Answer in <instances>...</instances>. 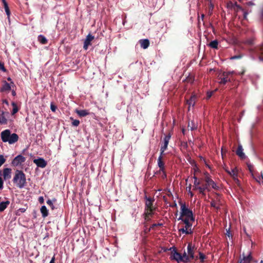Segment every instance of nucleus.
Here are the masks:
<instances>
[{
	"label": "nucleus",
	"mask_w": 263,
	"mask_h": 263,
	"mask_svg": "<svg viewBox=\"0 0 263 263\" xmlns=\"http://www.w3.org/2000/svg\"><path fill=\"white\" fill-rule=\"evenodd\" d=\"M41 212L43 217H47L48 215V211L46 206L43 205L41 208Z\"/></svg>",
	"instance_id": "obj_27"
},
{
	"label": "nucleus",
	"mask_w": 263,
	"mask_h": 263,
	"mask_svg": "<svg viewBox=\"0 0 263 263\" xmlns=\"http://www.w3.org/2000/svg\"><path fill=\"white\" fill-rule=\"evenodd\" d=\"M7 123V120L5 117V112H3L0 114V124H6Z\"/></svg>",
	"instance_id": "obj_31"
},
{
	"label": "nucleus",
	"mask_w": 263,
	"mask_h": 263,
	"mask_svg": "<svg viewBox=\"0 0 263 263\" xmlns=\"http://www.w3.org/2000/svg\"><path fill=\"white\" fill-rule=\"evenodd\" d=\"M236 12H238L239 11H242L243 12V17L245 19H246L248 12L246 11H244V9L242 8V7L238 5L237 3H235V10H234Z\"/></svg>",
	"instance_id": "obj_19"
},
{
	"label": "nucleus",
	"mask_w": 263,
	"mask_h": 263,
	"mask_svg": "<svg viewBox=\"0 0 263 263\" xmlns=\"http://www.w3.org/2000/svg\"><path fill=\"white\" fill-rule=\"evenodd\" d=\"M196 128V126H195V125H194V126H191V130H194Z\"/></svg>",
	"instance_id": "obj_59"
},
{
	"label": "nucleus",
	"mask_w": 263,
	"mask_h": 263,
	"mask_svg": "<svg viewBox=\"0 0 263 263\" xmlns=\"http://www.w3.org/2000/svg\"><path fill=\"white\" fill-rule=\"evenodd\" d=\"M93 39L94 36L91 35L90 33L88 34L84 42L83 48L84 49H87L88 47L91 45V42Z\"/></svg>",
	"instance_id": "obj_11"
},
{
	"label": "nucleus",
	"mask_w": 263,
	"mask_h": 263,
	"mask_svg": "<svg viewBox=\"0 0 263 263\" xmlns=\"http://www.w3.org/2000/svg\"><path fill=\"white\" fill-rule=\"evenodd\" d=\"M12 170L10 168H5L3 170V177L4 180H8L11 179Z\"/></svg>",
	"instance_id": "obj_15"
},
{
	"label": "nucleus",
	"mask_w": 263,
	"mask_h": 263,
	"mask_svg": "<svg viewBox=\"0 0 263 263\" xmlns=\"http://www.w3.org/2000/svg\"><path fill=\"white\" fill-rule=\"evenodd\" d=\"M47 204L49 205L51 208L52 210H53L54 209V206L52 204V200H50V199H48L47 202Z\"/></svg>",
	"instance_id": "obj_43"
},
{
	"label": "nucleus",
	"mask_w": 263,
	"mask_h": 263,
	"mask_svg": "<svg viewBox=\"0 0 263 263\" xmlns=\"http://www.w3.org/2000/svg\"><path fill=\"white\" fill-rule=\"evenodd\" d=\"M7 80H8V81H10V82H11V84H13V82H12V79H11V78H7Z\"/></svg>",
	"instance_id": "obj_61"
},
{
	"label": "nucleus",
	"mask_w": 263,
	"mask_h": 263,
	"mask_svg": "<svg viewBox=\"0 0 263 263\" xmlns=\"http://www.w3.org/2000/svg\"><path fill=\"white\" fill-rule=\"evenodd\" d=\"M248 167H249V171H250V172H252V170H251V166L249 165V166H248Z\"/></svg>",
	"instance_id": "obj_63"
},
{
	"label": "nucleus",
	"mask_w": 263,
	"mask_h": 263,
	"mask_svg": "<svg viewBox=\"0 0 263 263\" xmlns=\"http://www.w3.org/2000/svg\"><path fill=\"white\" fill-rule=\"evenodd\" d=\"M162 223H154L152 226H151V228L152 229H154V228L155 227H156V226H162Z\"/></svg>",
	"instance_id": "obj_48"
},
{
	"label": "nucleus",
	"mask_w": 263,
	"mask_h": 263,
	"mask_svg": "<svg viewBox=\"0 0 263 263\" xmlns=\"http://www.w3.org/2000/svg\"><path fill=\"white\" fill-rule=\"evenodd\" d=\"M153 215H148L147 216V218L149 219L148 220H146V221L147 222H148V221H151V217H153Z\"/></svg>",
	"instance_id": "obj_57"
},
{
	"label": "nucleus",
	"mask_w": 263,
	"mask_h": 263,
	"mask_svg": "<svg viewBox=\"0 0 263 263\" xmlns=\"http://www.w3.org/2000/svg\"><path fill=\"white\" fill-rule=\"evenodd\" d=\"M183 223L185 224V230H186V231H193L192 230V227L193 226V222L195 221V220H186V219H184L183 220H181Z\"/></svg>",
	"instance_id": "obj_14"
},
{
	"label": "nucleus",
	"mask_w": 263,
	"mask_h": 263,
	"mask_svg": "<svg viewBox=\"0 0 263 263\" xmlns=\"http://www.w3.org/2000/svg\"><path fill=\"white\" fill-rule=\"evenodd\" d=\"M170 206L176 207V208L177 207V204L176 201H175L172 205H170Z\"/></svg>",
	"instance_id": "obj_53"
},
{
	"label": "nucleus",
	"mask_w": 263,
	"mask_h": 263,
	"mask_svg": "<svg viewBox=\"0 0 263 263\" xmlns=\"http://www.w3.org/2000/svg\"><path fill=\"white\" fill-rule=\"evenodd\" d=\"M196 97L192 96L189 100L186 101V104L189 105V107L191 106H193L195 103Z\"/></svg>",
	"instance_id": "obj_28"
},
{
	"label": "nucleus",
	"mask_w": 263,
	"mask_h": 263,
	"mask_svg": "<svg viewBox=\"0 0 263 263\" xmlns=\"http://www.w3.org/2000/svg\"><path fill=\"white\" fill-rule=\"evenodd\" d=\"M39 201L41 204H43L44 203V197H40L39 198Z\"/></svg>",
	"instance_id": "obj_50"
},
{
	"label": "nucleus",
	"mask_w": 263,
	"mask_h": 263,
	"mask_svg": "<svg viewBox=\"0 0 263 263\" xmlns=\"http://www.w3.org/2000/svg\"><path fill=\"white\" fill-rule=\"evenodd\" d=\"M254 4L253 3H252V1H249L248 3V5H249V6H252V5H253Z\"/></svg>",
	"instance_id": "obj_58"
},
{
	"label": "nucleus",
	"mask_w": 263,
	"mask_h": 263,
	"mask_svg": "<svg viewBox=\"0 0 263 263\" xmlns=\"http://www.w3.org/2000/svg\"><path fill=\"white\" fill-rule=\"evenodd\" d=\"M179 231L183 233H185V234H191L193 233V231H189L188 230L186 231L185 230L184 228H182V229H179Z\"/></svg>",
	"instance_id": "obj_37"
},
{
	"label": "nucleus",
	"mask_w": 263,
	"mask_h": 263,
	"mask_svg": "<svg viewBox=\"0 0 263 263\" xmlns=\"http://www.w3.org/2000/svg\"><path fill=\"white\" fill-rule=\"evenodd\" d=\"M180 205V215L178 218V220H183L184 219H189V220H195L193 211L189 209L182 201H179Z\"/></svg>",
	"instance_id": "obj_2"
},
{
	"label": "nucleus",
	"mask_w": 263,
	"mask_h": 263,
	"mask_svg": "<svg viewBox=\"0 0 263 263\" xmlns=\"http://www.w3.org/2000/svg\"><path fill=\"white\" fill-rule=\"evenodd\" d=\"M33 162L37 166L44 168L45 167L47 163L46 161L43 158H39L37 159H34Z\"/></svg>",
	"instance_id": "obj_10"
},
{
	"label": "nucleus",
	"mask_w": 263,
	"mask_h": 263,
	"mask_svg": "<svg viewBox=\"0 0 263 263\" xmlns=\"http://www.w3.org/2000/svg\"><path fill=\"white\" fill-rule=\"evenodd\" d=\"M193 179H194L193 186L195 187V189L197 190V187L200 186L201 185V181L198 180L197 177L195 175L193 176Z\"/></svg>",
	"instance_id": "obj_30"
},
{
	"label": "nucleus",
	"mask_w": 263,
	"mask_h": 263,
	"mask_svg": "<svg viewBox=\"0 0 263 263\" xmlns=\"http://www.w3.org/2000/svg\"><path fill=\"white\" fill-rule=\"evenodd\" d=\"M200 186L203 187L205 190V191H208L209 192L210 191V189L206 182H205L204 183L201 184Z\"/></svg>",
	"instance_id": "obj_34"
},
{
	"label": "nucleus",
	"mask_w": 263,
	"mask_h": 263,
	"mask_svg": "<svg viewBox=\"0 0 263 263\" xmlns=\"http://www.w3.org/2000/svg\"><path fill=\"white\" fill-rule=\"evenodd\" d=\"M146 198V203H145V211L144 213L145 220H148L147 216L148 215H154V212L156 208L153 206L154 199L151 197Z\"/></svg>",
	"instance_id": "obj_4"
},
{
	"label": "nucleus",
	"mask_w": 263,
	"mask_h": 263,
	"mask_svg": "<svg viewBox=\"0 0 263 263\" xmlns=\"http://www.w3.org/2000/svg\"><path fill=\"white\" fill-rule=\"evenodd\" d=\"M206 258L205 255L203 253L199 252V258L200 259V262L202 263L204 261V259Z\"/></svg>",
	"instance_id": "obj_38"
},
{
	"label": "nucleus",
	"mask_w": 263,
	"mask_h": 263,
	"mask_svg": "<svg viewBox=\"0 0 263 263\" xmlns=\"http://www.w3.org/2000/svg\"><path fill=\"white\" fill-rule=\"evenodd\" d=\"M11 89V84L6 81H3L2 87L0 88L1 92H9Z\"/></svg>",
	"instance_id": "obj_13"
},
{
	"label": "nucleus",
	"mask_w": 263,
	"mask_h": 263,
	"mask_svg": "<svg viewBox=\"0 0 263 263\" xmlns=\"http://www.w3.org/2000/svg\"><path fill=\"white\" fill-rule=\"evenodd\" d=\"M158 165L160 168L159 172H162L163 173V178H166V174L165 172L164 163L163 162L162 156H159L158 159Z\"/></svg>",
	"instance_id": "obj_9"
},
{
	"label": "nucleus",
	"mask_w": 263,
	"mask_h": 263,
	"mask_svg": "<svg viewBox=\"0 0 263 263\" xmlns=\"http://www.w3.org/2000/svg\"><path fill=\"white\" fill-rule=\"evenodd\" d=\"M3 103L7 105H9V103H8L7 100H6V99H4L3 100Z\"/></svg>",
	"instance_id": "obj_52"
},
{
	"label": "nucleus",
	"mask_w": 263,
	"mask_h": 263,
	"mask_svg": "<svg viewBox=\"0 0 263 263\" xmlns=\"http://www.w3.org/2000/svg\"><path fill=\"white\" fill-rule=\"evenodd\" d=\"M204 181L208 183L209 187L210 189L212 188L215 190H218L219 189V186L217 185L215 182L213 180L209 175L205 177Z\"/></svg>",
	"instance_id": "obj_8"
},
{
	"label": "nucleus",
	"mask_w": 263,
	"mask_h": 263,
	"mask_svg": "<svg viewBox=\"0 0 263 263\" xmlns=\"http://www.w3.org/2000/svg\"><path fill=\"white\" fill-rule=\"evenodd\" d=\"M211 206L215 208L216 211H217L218 209H219V203L218 201L216 200H212V201L210 202Z\"/></svg>",
	"instance_id": "obj_29"
},
{
	"label": "nucleus",
	"mask_w": 263,
	"mask_h": 263,
	"mask_svg": "<svg viewBox=\"0 0 263 263\" xmlns=\"http://www.w3.org/2000/svg\"><path fill=\"white\" fill-rule=\"evenodd\" d=\"M0 70L3 71V72H6L7 70L5 67V65L3 63L0 62Z\"/></svg>",
	"instance_id": "obj_42"
},
{
	"label": "nucleus",
	"mask_w": 263,
	"mask_h": 263,
	"mask_svg": "<svg viewBox=\"0 0 263 263\" xmlns=\"http://www.w3.org/2000/svg\"><path fill=\"white\" fill-rule=\"evenodd\" d=\"M233 179L235 183L240 187L241 185V183H240V180L237 178V173L236 171H233Z\"/></svg>",
	"instance_id": "obj_26"
},
{
	"label": "nucleus",
	"mask_w": 263,
	"mask_h": 263,
	"mask_svg": "<svg viewBox=\"0 0 263 263\" xmlns=\"http://www.w3.org/2000/svg\"><path fill=\"white\" fill-rule=\"evenodd\" d=\"M170 250L171 251V259L175 260L178 263L180 262L181 260H182L181 254L177 252L176 248L173 247L170 248Z\"/></svg>",
	"instance_id": "obj_6"
},
{
	"label": "nucleus",
	"mask_w": 263,
	"mask_h": 263,
	"mask_svg": "<svg viewBox=\"0 0 263 263\" xmlns=\"http://www.w3.org/2000/svg\"><path fill=\"white\" fill-rule=\"evenodd\" d=\"M26 211V208H20L17 211L16 214L20 215V213H23Z\"/></svg>",
	"instance_id": "obj_40"
},
{
	"label": "nucleus",
	"mask_w": 263,
	"mask_h": 263,
	"mask_svg": "<svg viewBox=\"0 0 263 263\" xmlns=\"http://www.w3.org/2000/svg\"><path fill=\"white\" fill-rule=\"evenodd\" d=\"M187 254L191 260L194 258V247H193L192 242H189L187 247Z\"/></svg>",
	"instance_id": "obj_12"
},
{
	"label": "nucleus",
	"mask_w": 263,
	"mask_h": 263,
	"mask_svg": "<svg viewBox=\"0 0 263 263\" xmlns=\"http://www.w3.org/2000/svg\"><path fill=\"white\" fill-rule=\"evenodd\" d=\"M37 40L40 43L43 45L46 44L48 40L43 35H40L37 37Z\"/></svg>",
	"instance_id": "obj_25"
},
{
	"label": "nucleus",
	"mask_w": 263,
	"mask_h": 263,
	"mask_svg": "<svg viewBox=\"0 0 263 263\" xmlns=\"http://www.w3.org/2000/svg\"><path fill=\"white\" fill-rule=\"evenodd\" d=\"M151 229H152L151 227H150V228H147V225L145 223V229L143 231V232L145 234L148 233L151 231Z\"/></svg>",
	"instance_id": "obj_45"
},
{
	"label": "nucleus",
	"mask_w": 263,
	"mask_h": 263,
	"mask_svg": "<svg viewBox=\"0 0 263 263\" xmlns=\"http://www.w3.org/2000/svg\"><path fill=\"white\" fill-rule=\"evenodd\" d=\"M165 151V149H163L162 148H161V149H160L161 153H160V156H161L162 158H163V155H164V152Z\"/></svg>",
	"instance_id": "obj_51"
},
{
	"label": "nucleus",
	"mask_w": 263,
	"mask_h": 263,
	"mask_svg": "<svg viewBox=\"0 0 263 263\" xmlns=\"http://www.w3.org/2000/svg\"><path fill=\"white\" fill-rule=\"evenodd\" d=\"M10 204V201L6 200L0 202V212H3L5 209Z\"/></svg>",
	"instance_id": "obj_20"
},
{
	"label": "nucleus",
	"mask_w": 263,
	"mask_h": 263,
	"mask_svg": "<svg viewBox=\"0 0 263 263\" xmlns=\"http://www.w3.org/2000/svg\"><path fill=\"white\" fill-rule=\"evenodd\" d=\"M50 263H55V258L54 256L52 257L51 261H50Z\"/></svg>",
	"instance_id": "obj_56"
},
{
	"label": "nucleus",
	"mask_w": 263,
	"mask_h": 263,
	"mask_svg": "<svg viewBox=\"0 0 263 263\" xmlns=\"http://www.w3.org/2000/svg\"><path fill=\"white\" fill-rule=\"evenodd\" d=\"M226 235H228V236L229 237H230V231H227Z\"/></svg>",
	"instance_id": "obj_60"
},
{
	"label": "nucleus",
	"mask_w": 263,
	"mask_h": 263,
	"mask_svg": "<svg viewBox=\"0 0 263 263\" xmlns=\"http://www.w3.org/2000/svg\"><path fill=\"white\" fill-rule=\"evenodd\" d=\"M12 181L15 185L20 189L25 187L27 183L25 174L22 171L18 170L15 172Z\"/></svg>",
	"instance_id": "obj_1"
},
{
	"label": "nucleus",
	"mask_w": 263,
	"mask_h": 263,
	"mask_svg": "<svg viewBox=\"0 0 263 263\" xmlns=\"http://www.w3.org/2000/svg\"><path fill=\"white\" fill-rule=\"evenodd\" d=\"M7 5H8V4L7 3L6 1L5 3H3V6H5Z\"/></svg>",
	"instance_id": "obj_64"
},
{
	"label": "nucleus",
	"mask_w": 263,
	"mask_h": 263,
	"mask_svg": "<svg viewBox=\"0 0 263 263\" xmlns=\"http://www.w3.org/2000/svg\"><path fill=\"white\" fill-rule=\"evenodd\" d=\"M1 175V171H0V175ZM4 181L2 179V178H1V177L0 176V190H2L3 189L4 187Z\"/></svg>",
	"instance_id": "obj_44"
},
{
	"label": "nucleus",
	"mask_w": 263,
	"mask_h": 263,
	"mask_svg": "<svg viewBox=\"0 0 263 263\" xmlns=\"http://www.w3.org/2000/svg\"><path fill=\"white\" fill-rule=\"evenodd\" d=\"M142 48L146 49L149 46V41L148 39H142L139 41Z\"/></svg>",
	"instance_id": "obj_18"
},
{
	"label": "nucleus",
	"mask_w": 263,
	"mask_h": 263,
	"mask_svg": "<svg viewBox=\"0 0 263 263\" xmlns=\"http://www.w3.org/2000/svg\"><path fill=\"white\" fill-rule=\"evenodd\" d=\"M218 42L217 40H215L210 42L209 46L214 49L218 48Z\"/></svg>",
	"instance_id": "obj_32"
},
{
	"label": "nucleus",
	"mask_w": 263,
	"mask_h": 263,
	"mask_svg": "<svg viewBox=\"0 0 263 263\" xmlns=\"http://www.w3.org/2000/svg\"><path fill=\"white\" fill-rule=\"evenodd\" d=\"M234 72H223L222 74L220 76V78L219 79L220 80L219 83L220 84L224 85L228 82H232L234 80L233 78V74Z\"/></svg>",
	"instance_id": "obj_5"
},
{
	"label": "nucleus",
	"mask_w": 263,
	"mask_h": 263,
	"mask_svg": "<svg viewBox=\"0 0 263 263\" xmlns=\"http://www.w3.org/2000/svg\"><path fill=\"white\" fill-rule=\"evenodd\" d=\"M252 259V256L249 254L248 256H243V258L239 261V263H250Z\"/></svg>",
	"instance_id": "obj_21"
},
{
	"label": "nucleus",
	"mask_w": 263,
	"mask_h": 263,
	"mask_svg": "<svg viewBox=\"0 0 263 263\" xmlns=\"http://www.w3.org/2000/svg\"><path fill=\"white\" fill-rule=\"evenodd\" d=\"M213 91H209L207 92V99L210 98L212 95H213Z\"/></svg>",
	"instance_id": "obj_47"
},
{
	"label": "nucleus",
	"mask_w": 263,
	"mask_h": 263,
	"mask_svg": "<svg viewBox=\"0 0 263 263\" xmlns=\"http://www.w3.org/2000/svg\"><path fill=\"white\" fill-rule=\"evenodd\" d=\"M181 257L182 258V260H181V261L184 263L189 262L191 260L190 258L189 257V255L186 254V253L185 251L183 253V255H181Z\"/></svg>",
	"instance_id": "obj_24"
},
{
	"label": "nucleus",
	"mask_w": 263,
	"mask_h": 263,
	"mask_svg": "<svg viewBox=\"0 0 263 263\" xmlns=\"http://www.w3.org/2000/svg\"><path fill=\"white\" fill-rule=\"evenodd\" d=\"M57 109V106L55 105L53 103H51L50 104V109L52 112H55Z\"/></svg>",
	"instance_id": "obj_41"
},
{
	"label": "nucleus",
	"mask_w": 263,
	"mask_h": 263,
	"mask_svg": "<svg viewBox=\"0 0 263 263\" xmlns=\"http://www.w3.org/2000/svg\"><path fill=\"white\" fill-rule=\"evenodd\" d=\"M236 154L237 156H238L241 159H245L246 158L245 154L243 153V148L242 146L239 144L238 146V148L236 151Z\"/></svg>",
	"instance_id": "obj_17"
},
{
	"label": "nucleus",
	"mask_w": 263,
	"mask_h": 263,
	"mask_svg": "<svg viewBox=\"0 0 263 263\" xmlns=\"http://www.w3.org/2000/svg\"><path fill=\"white\" fill-rule=\"evenodd\" d=\"M70 120H72V124L73 126H77L80 124V121L78 120H74L72 117H70Z\"/></svg>",
	"instance_id": "obj_36"
},
{
	"label": "nucleus",
	"mask_w": 263,
	"mask_h": 263,
	"mask_svg": "<svg viewBox=\"0 0 263 263\" xmlns=\"http://www.w3.org/2000/svg\"><path fill=\"white\" fill-rule=\"evenodd\" d=\"M241 55H234V56H233L231 58V59H240L241 58Z\"/></svg>",
	"instance_id": "obj_49"
},
{
	"label": "nucleus",
	"mask_w": 263,
	"mask_h": 263,
	"mask_svg": "<svg viewBox=\"0 0 263 263\" xmlns=\"http://www.w3.org/2000/svg\"><path fill=\"white\" fill-rule=\"evenodd\" d=\"M204 17V14H202L201 15V18L202 20H203Z\"/></svg>",
	"instance_id": "obj_62"
},
{
	"label": "nucleus",
	"mask_w": 263,
	"mask_h": 263,
	"mask_svg": "<svg viewBox=\"0 0 263 263\" xmlns=\"http://www.w3.org/2000/svg\"><path fill=\"white\" fill-rule=\"evenodd\" d=\"M227 6L229 8H232L234 10H235V3H233V2H232V1H230L227 4Z\"/></svg>",
	"instance_id": "obj_35"
},
{
	"label": "nucleus",
	"mask_w": 263,
	"mask_h": 263,
	"mask_svg": "<svg viewBox=\"0 0 263 263\" xmlns=\"http://www.w3.org/2000/svg\"><path fill=\"white\" fill-rule=\"evenodd\" d=\"M11 95L13 96H16V92H15V91L14 90H12L11 91Z\"/></svg>",
	"instance_id": "obj_55"
},
{
	"label": "nucleus",
	"mask_w": 263,
	"mask_h": 263,
	"mask_svg": "<svg viewBox=\"0 0 263 263\" xmlns=\"http://www.w3.org/2000/svg\"><path fill=\"white\" fill-rule=\"evenodd\" d=\"M6 159L3 155H0V167L4 164Z\"/></svg>",
	"instance_id": "obj_39"
},
{
	"label": "nucleus",
	"mask_w": 263,
	"mask_h": 263,
	"mask_svg": "<svg viewBox=\"0 0 263 263\" xmlns=\"http://www.w3.org/2000/svg\"><path fill=\"white\" fill-rule=\"evenodd\" d=\"M171 138V135L170 134H168L165 137L163 138V145L161 146V148L163 149H166L167 148L169 141L170 140Z\"/></svg>",
	"instance_id": "obj_16"
},
{
	"label": "nucleus",
	"mask_w": 263,
	"mask_h": 263,
	"mask_svg": "<svg viewBox=\"0 0 263 263\" xmlns=\"http://www.w3.org/2000/svg\"><path fill=\"white\" fill-rule=\"evenodd\" d=\"M11 105L13 107L11 111V115H14V114H16L17 111L19 110V108L18 107L17 104L15 102H12Z\"/></svg>",
	"instance_id": "obj_23"
},
{
	"label": "nucleus",
	"mask_w": 263,
	"mask_h": 263,
	"mask_svg": "<svg viewBox=\"0 0 263 263\" xmlns=\"http://www.w3.org/2000/svg\"><path fill=\"white\" fill-rule=\"evenodd\" d=\"M76 112L80 117H85L89 114L87 110H76Z\"/></svg>",
	"instance_id": "obj_22"
},
{
	"label": "nucleus",
	"mask_w": 263,
	"mask_h": 263,
	"mask_svg": "<svg viewBox=\"0 0 263 263\" xmlns=\"http://www.w3.org/2000/svg\"><path fill=\"white\" fill-rule=\"evenodd\" d=\"M25 161L26 158L21 155H19L12 161L11 164L14 166H17L25 162Z\"/></svg>",
	"instance_id": "obj_7"
},
{
	"label": "nucleus",
	"mask_w": 263,
	"mask_h": 263,
	"mask_svg": "<svg viewBox=\"0 0 263 263\" xmlns=\"http://www.w3.org/2000/svg\"><path fill=\"white\" fill-rule=\"evenodd\" d=\"M197 190H198L199 191V192L201 195H202L203 196L205 195V190L202 186H200L197 187Z\"/></svg>",
	"instance_id": "obj_33"
},
{
	"label": "nucleus",
	"mask_w": 263,
	"mask_h": 263,
	"mask_svg": "<svg viewBox=\"0 0 263 263\" xmlns=\"http://www.w3.org/2000/svg\"><path fill=\"white\" fill-rule=\"evenodd\" d=\"M5 11L7 15H8V16L9 17V16L10 15V11L9 7L8 8L5 9Z\"/></svg>",
	"instance_id": "obj_46"
},
{
	"label": "nucleus",
	"mask_w": 263,
	"mask_h": 263,
	"mask_svg": "<svg viewBox=\"0 0 263 263\" xmlns=\"http://www.w3.org/2000/svg\"><path fill=\"white\" fill-rule=\"evenodd\" d=\"M1 137L2 141L4 142H8L9 144H13L16 142L19 137L16 133H11L9 129H5L1 132Z\"/></svg>",
	"instance_id": "obj_3"
},
{
	"label": "nucleus",
	"mask_w": 263,
	"mask_h": 263,
	"mask_svg": "<svg viewBox=\"0 0 263 263\" xmlns=\"http://www.w3.org/2000/svg\"><path fill=\"white\" fill-rule=\"evenodd\" d=\"M233 171H236L235 170H232L231 172L227 171L228 174H229L233 177Z\"/></svg>",
	"instance_id": "obj_54"
}]
</instances>
